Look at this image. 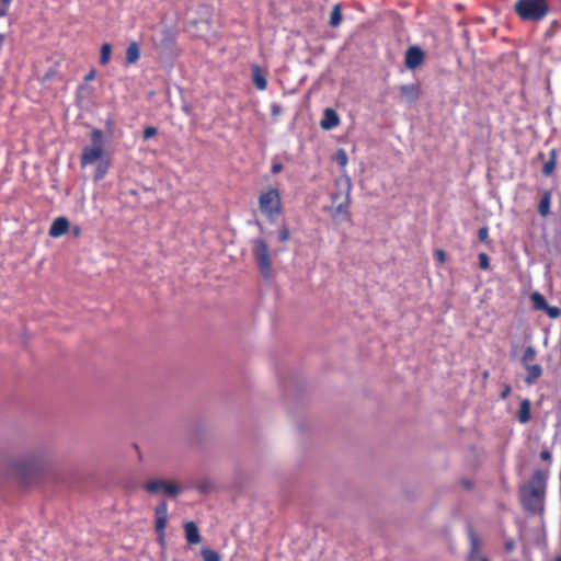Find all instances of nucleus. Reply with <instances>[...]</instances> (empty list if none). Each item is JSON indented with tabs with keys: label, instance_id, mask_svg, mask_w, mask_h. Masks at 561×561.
<instances>
[{
	"label": "nucleus",
	"instance_id": "f257e3e1",
	"mask_svg": "<svg viewBox=\"0 0 561 561\" xmlns=\"http://www.w3.org/2000/svg\"><path fill=\"white\" fill-rule=\"evenodd\" d=\"M548 472L536 470L529 482L520 489L522 507L536 515L545 513Z\"/></svg>",
	"mask_w": 561,
	"mask_h": 561
},
{
	"label": "nucleus",
	"instance_id": "f03ea898",
	"mask_svg": "<svg viewBox=\"0 0 561 561\" xmlns=\"http://www.w3.org/2000/svg\"><path fill=\"white\" fill-rule=\"evenodd\" d=\"M335 190L331 192L330 197L335 208L332 213L333 220H339V216L346 220L351 219V213L348 210L351 206V192L352 181L346 174H343L334 180Z\"/></svg>",
	"mask_w": 561,
	"mask_h": 561
},
{
	"label": "nucleus",
	"instance_id": "7ed1b4c3",
	"mask_svg": "<svg viewBox=\"0 0 561 561\" xmlns=\"http://www.w3.org/2000/svg\"><path fill=\"white\" fill-rule=\"evenodd\" d=\"M92 141L91 146H85L82 149L80 165L81 168H85L87 165L93 164L95 162H100L105 158H108L105 154L103 148V133L101 129H93L90 136Z\"/></svg>",
	"mask_w": 561,
	"mask_h": 561
},
{
	"label": "nucleus",
	"instance_id": "20e7f679",
	"mask_svg": "<svg viewBox=\"0 0 561 561\" xmlns=\"http://www.w3.org/2000/svg\"><path fill=\"white\" fill-rule=\"evenodd\" d=\"M549 7L546 0H518L515 11L525 21H540L548 13Z\"/></svg>",
	"mask_w": 561,
	"mask_h": 561
},
{
	"label": "nucleus",
	"instance_id": "39448f33",
	"mask_svg": "<svg viewBox=\"0 0 561 561\" xmlns=\"http://www.w3.org/2000/svg\"><path fill=\"white\" fill-rule=\"evenodd\" d=\"M259 207L270 221H274L283 211L279 191L277 188H268L262 192L259 196Z\"/></svg>",
	"mask_w": 561,
	"mask_h": 561
},
{
	"label": "nucleus",
	"instance_id": "423d86ee",
	"mask_svg": "<svg viewBox=\"0 0 561 561\" xmlns=\"http://www.w3.org/2000/svg\"><path fill=\"white\" fill-rule=\"evenodd\" d=\"M253 244V254L256 260L260 272L264 277H268L272 271V261L270 257L268 245L263 239H254L252 241Z\"/></svg>",
	"mask_w": 561,
	"mask_h": 561
},
{
	"label": "nucleus",
	"instance_id": "0eeeda50",
	"mask_svg": "<svg viewBox=\"0 0 561 561\" xmlns=\"http://www.w3.org/2000/svg\"><path fill=\"white\" fill-rule=\"evenodd\" d=\"M13 470L24 483H31L39 476L42 466L38 460L28 459L16 462Z\"/></svg>",
	"mask_w": 561,
	"mask_h": 561
},
{
	"label": "nucleus",
	"instance_id": "6e6552de",
	"mask_svg": "<svg viewBox=\"0 0 561 561\" xmlns=\"http://www.w3.org/2000/svg\"><path fill=\"white\" fill-rule=\"evenodd\" d=\"M142 488L150 494L162 492L170 496H176L181 491L176 483L165 480H150L146 482Z\"/></svg>",
	"mask_w": 561,
	"mask_h": 561
},
{
	"label": "nucleus",
	"instance_id": "1a4fd4ad",
	"mask_svg": "<svg viewBox=\"0 0 561 561\" xmlns=\"http://www.w3.org/2000/svg\"><path fill=\"white\" fill-rule=\"evenodd\" d=\"M154 517H156V533L158 536V540L161 545H164L165 539V527L168 522V503L162 501L154 508Z\"/></svg>",
	"mask_w": 561,
	"mask_h": 561
},
{
	"label": "nucleus",
	"instance_id": "9d476101",
	"mask_svg": "<svg viewBox=\"0 0 561 561\" xmlns=\"http://www.w3.org/2000/svg\"><path fill=\"white\" fill-rule=\"evenodd\" d=\"M425 59V54L420 46H410L404 55V65L408 69L414 70L420 67Z\"/></svg>",
	"mask_w": 561,
	"mask_h": 561
},
{
	"label": "nucleus",
	"instance_id": "9b49d317",
	"mask_svg": "<svg viewBox=\"0 0 561 561\" xmlns=\"http://www.w3.org/2000/svg\"><path fill=\"white\" fill-rule=\"evenodd\" d=\"M399 91L401 98L409 103H415L422 93L420 83L402 84Z\"/></svg>",
	"mask_w": 561,
	"mask_h": 561
},
{
	"label": "nucleus",
	"instance_id": "f8f14e48",
	"mask_svg": "<svg viewBox=\"0 0 561 561\" xmlns=\"http://www.w3.org/2000/svg\"><path fill=\"white\" fill-rule=\"evenodd\" d=\"M70 222L67 217H57L50 225L48 234L51 238H59L68 232Z\"/></svg>",
	"mask_w": 561,
	"mask_h": 561
},
{
	"label": "nucleus",
	"instance_id": "ddd939ff",
	"mask_svg": "<svg viewBox=\"0 0 561 561\" xmlns=\"http://www.w3.org/2000/svg\"><path fill=\"white\" fill-rule=\"evenodd\" d=\"M340 124V117L333 108H325L323 112V118L320 122V126L324 130H330Z\"/></svg>",
	"mask_w": 561,
	"mask_h": 561
},
{
	"label": "nucleus",
	"instance_id": "4468645a",
	"mask_svg": "<svg viewBox=\"0 0 561 561\" xmlns=\"http://www.w3.org/2000/svg\"><path fill=\"white\" fill-rule=\"evenodd\" d=\"M526 370V376L524 381L530 386L534 385L542 375V367L538 364H529L527 366H523Z\"/></svg>",
	"mask_w": 561,
	"mask_h": 561
},
{
	"label": "nucleus",
	"instance_id": "2eb2a0df",
	"mask_svg": "<svg viewBox=\"0 0 561 561\" xmlns=\"http://www.w3.org/2000/svg\"><path fill=\"white\" fill-rule=\"evenodd\" d=\"M551 198H552L551 191L547 190V191L542 192L541 198H540L539 204H538V214L542 218H546V217H548L550 215Z\"/></svg>",
	"mask_w": 561,
	"mask_h": 561
},
{
	"label": "nucleus",
	"instance_id": "dca6fc26",
	"mask_svg": "<svg viewBox=\"0 0 561 561\" xmlns=\"http://www.w3.org/2000/svg\"><path fill=\"white\" fill-rule=\"evenodd\" d=\"M519 423L525 424L531 420V402L529 399H523L516 415Z\"/></svg>",
	"mask_w": 561,
	"mask_h": 561
},
{
	"label": "nucleus",
	"instance_id": "f3484780",
	"mask_svg": "<svg viewBox=\"0 0 561 561\" xmlns=\"http://www.w3.org/2000/svg\"><path fill=\"white\" fill-rule=\"evenodd\" d=\"M185 538L190 545H197L201 542V535L194 522H186L184 525Z\"/></svg>",
	"mask_w": 561,
	"mask_h": 561
},
{
	"label": "nucleus",
	"instance_id": "a211bd4d",
	"mask_svg": "<svg viewBox=\"0 0 561 561\" xmlns=\"http://www.w3.org/2000/svg\"><path fill=\"white\" fill-rule=\"evenodd\" d=\"M251 71H252V81H253L254 85L256 87V89L261 90V91L265 90L267 88V80H266V77H265L264 72L262 71L261 67L257 65H254V66H252Z\"/></svg>",
	"mask_w": 561,
	"mask_h": 561
},
{
	"label": "nucleus",
	"instance_id": "6ab92c4d",
	"mask_svg": "<svg viewBox=\"0 0 561 561\" xmlns=\"http://www.w3.org/2000/svg\"><path fill=\"white\" fill-rule=\"evenodd\" d=\"M140 58V47L138 43L133 42L126 49V62L128 65L136 64Z\"/></svg>",
	"mask_w": 561,
	"mask_h": 561
},
{
	"label": "nucleus",
	"instance_id": "aec40b11",
	"mask_svg": "<svg viewBox=\"0 0 561 561\" xmlns=\"http://www.w3.org/2000/svg\"><path fill=\"white\" fill-rule=\"evenodd\" d=\"M556 167H557V150L552 149L549 152V159H548V161L545 162L541 172L545 176H551L556 170Z\"/></svg>",
	"mask_w": 561,
	"mask_h": 561
},
{
	"label": "nucleus",
	"instance_id": "412c9836",
	"mask_svg": "<svg viewBox=\"0 0 561 561\" xmlns=\"http://www.w3.org/2000/svg\"><path fill=\"white\" fill-rule=\"evenodd\" d=\"M110 164H111L110 158H105L104 160H101L98 163V167H96V170L94 173V181H100L105 176V174L108 171Z\"/></svg>",
	"mask_w": 561,
	"mask_h": 561
},
{
	"label": "nucleus",
	"instance_id": "4be33fe9",
	"mask_svg": "<svg viewBox=\"0 0 561 561\" xmlns=\"http://www.w3.org/2000/svg\"><path fill=\"white\" fill-rule=\"evenodd\" d=\"M536 355H537V352L536 350L533 347V346H527L525 350H524V354L522 356V365L523 366H527L529 364H531L535 359H536Z\"/></svg>",
	"mask_w": 561,
	"mask_h": 561
},
{
	"label": "nucleus",
	"instance_id": "5701e85b",
	"mask_svg": "<svg viewBox=\"0 0 561 561\" xmlns=\"http://www.w3.org/2000/svg\"><path fill=\"white\" fill-rule=\"evenodd\" d=\"M111 53H112V46L108 43H104L101 46V54H100V64L105 66L110 62L111 59Z\"/></svg>",
	"mask_w": 561,
	"mask_h": 561
},
{
	"label": "nucleus",
	"instance_id": "b1692460",
	"mask_svg": "<svg viewBox=\"0 0 561 561\" xmlns=\"http://www.w3.org/2000/svg\"><path fill=\"white\" fill-rule=\"evenodd\" d=\"M175 43V36H174V33L169 30V28H164L162 31V43L161 45L167 47V48H170L174 45Z\"/></svg>",
	"mask_w": 561,
	"mask_h": 561
},
{
	"label": "nucleus",
	"instance_id": "393cba45",
	"mask_svg": "<svg viewBox=\"0 0 561 561\" xmlns=\"http://www.w3.org/2000/svg\"><path fill=\"white\" fill-rule=\"evenodd\" d=\"M531 301L534 304L535 309L537 310H545V308H547L548 306L547 300L539 293H534L531 295Z\"/></svg>",
	"mask_w": 561,
	"mask_h": 561
},
{
	"label": "nucleus",
	"instance_id": "a878e982",
	"mask_svg": "<svg viewBox=\"0 0 561 561\" xmlns=\"http://www.w3.org/2000/svg\"><path fill=\"white\" fill-rule=\"evenodd\" d=\"M201 553H202L204 561H220L219 553L209 548H203Z\"/></svg>",
	"mask_w": 561,
	"mask_h": 561
},
{
	"label": "nucleus",
	"instance_id": "bb28decb",
	"mask_svg": "<svg viewBox=\"0 0 561 561\" xmlns=\"http://www.w3.org/2000/svg\"><path fill=\"white\" fill-rule=\"evenodd\" d=\"M342 21V14L339 5H335L330 14V25L335 27L340 25Z\"/></svg>",
	"mask_w": 561,
	"mask_h": 561
},
{
	"label": "nucleus",
	"instance_id": "cd10ccee",
	"mask_svg": "<svg viewBox=\"0 0 561 561\" xmlns=\"http://www.w3.org/2000/svg\"><path fill=\"white\" fill-rule=\"evenodd\" d=\"M469 538L471 556L477 554L479 552V538L473 530H470Z\"/></svg>",
	"mask_w": 561,
	"mask_h": 561
},
{
	"label": "nucleus",
	"instance_id": "c85d7f7f",
	"mask_svg": "<svg viewBox=\"0 0 561 561\" xmlns=\"http://www.w3.org/2000/svg\"><path fill=\"white\" fill-rule=\"evenodd\" d=\"M335 160L340 167H342V168L346 167V164L348 162V158H347V154L344 149L337 150Z\"/></svg>",
	"mask_w": 561,
	"mask_h": 561
},
{
	"label": "nucleus",
	"instance_id": "c756f323",
	"mask_svg": "<svg viewBox=\"0 0 561 561\" xmlns=\"http://www.w3.org/2000/svg\"><path fill=\"white\" fill-rule=\"evenodd\" d=\"M478 239H479V241L484 242L486 244L490 243L489 228L486 226H483L478 230Z\"/></svg>",
	"mask_w": 561,
	"mask_h": 561
},
{
	"label": "nucleus",
	"instance_id": "7c9ffc66",
	"mask_svg": "<svg viewBox=\"0 0 561 561\" xmlns=\"http://www.w3.org/2000/svg\"><path fill=\"white\" fill-rule=\"evenodd\" d=\"M545 311L546 313L551 318V319H557L560 317L561 314V310L560 308L556 307V306H547V308H545Z\"/></svg>",
	"mask_w": 561,
	"mask_h": 561
},
{
	"label": "nucleus",
	"instance_id": "2f4dec72",
	"mask_svg": "<svg viewBox=\"0 0 561 561\" xmlns=\"http://www.w3.org/2000/svg\"><path fill=\"white\" fill-rule=\"evenodd\" d=\"M479 259V266L482 270H488L490 267V259L486 253L482 252L478 256Z\"/></svg>",
	"mask_w": 561,
	"mask_h": 561
},
{
	"label": "nucleus",
	"instance_id": "473e14b6",
	"mask_svg": "<svg viewBox=\"0 0 561 561\" xmlns=\"http://www.w3.org/2000/svg\"><path fill=\"white\" fill-rule=\"evenodd\" d=\"M289 238H290V231H289V229H288L286 226L282 227V228L279 229V231H278V240H279L280 242H286V241H288V240H289Z\"/></svg>",
	"mask_w": 561,
	"mask_h": 561
},
{
	"label": "nucleus",
	"instance_id": "72a5a7b5",
	"mask_svg": "<svg viewBox=\"0 0 561 561\" xmlns=\"http://www.w3.org/2000/svg\"><path fill=\"white\" fill-rule=\"evenodd\" d=\"M12 0H0V18L8 14Z\"/></svg>",
	"mask_w": 561,
	"mask_h": 561
},
{
	"label": "nucleus",
	"instance_id": "f704fd0d",
	"mask_svg": "<svg viewBox=\"0 0 561 561\" xmlns=\"http://www.w3.org/2000/svg\"><path fill=\"white\" fill-rule=\"evenodd\" d=\"M158 133V129L153 126H148L144 129V139H150L153 136H156Z\"/></svg>",
	"mask_w": 561,
	"mask_h": 561
},
{
	"label": "nucleus",
	"instance_id": "c9c22d12",
	"mask_svg": "<svg viewBox=\"0 0 561 561\" xmlns=\"http://www.w3.org/2000/svg\"><path fill=\"white\" fill-rule=\"evenodd\" d=\"M434 257L439 264H444L446 262V253L442 249H437L434 252Z\"/></svg>",
	"mask_w": 561,
	"mask_h": 561
},
{
	"label": "nucleus",
	"instance_id": "e433bc0d",
	"mask_svg": "<svg viewBox=\"0 0 561 561\" xmlns=\"http://www.w3.org/2000/svg\"><path fill=\"white\" fill-rule=\"evenodd\" d=\"M511 391H512L511 386H510V385H507V383H505V385L503 386V389H502L501 393H500V398H501L502 400H505V399L510 396Z\"/></svg>",
	"mask_w": 561,
	"mask_h": 561
},
{
	"label": "nucleus",
	"instance_id": "4c0bfd02",
	"mask_svg": "<svg viewBox=\"0 0 561 561\" xmlns=\"http://www.w3.org/2000/svg\"><path fill=\"white\" fill-rule=\"evenodd\" d=\"M551 458H552V455H551L550 450L543 449V450L540 451V459L541 460L550 462Z\"/></svg>",
	"mask_w": 561,
	"mask_h": 561
},
{
	"label": "nucleus",
	"instance_id": "58836bf2",
	"mask_svg": "<svg viewBox=\"0 0 561 561\" xmlns=\"http://www.w3.org/2000/svg\"><path fill=\"white\" fill-rule=\"evenodd\" d=\"M95 75H96V71L94 69L90 70L85 77H84V81L85 82H89V81H92L94 78H95Z\"/></svg>",
	"mask_w": 561,
	"mask_h": 561
},
{
	"label": "nucleus",
	"instance_id": "ea45409f",
	"mask_svg": "<svg viewBox=\"0 0 561 561\" xmlns=\"http://www.w3.org/2000/svg\"><path fill=\"white\" fill-rule=\"evenodd\" d=\"M282 170H283L282 163H274L272 165V173H274V174L279 173Z\"/></svg>",
	"mask_w": 561,
	"mask_h": 561
},
{
	"label": "nucleus",
	"instance_id": "a19ab883",
	"mask_svg": "<svg viewBox=\"0 0 561 561\" xmlns=\"http://www.w3.org/2000/svg\"><path fill=\"white\" fill-rule=\"evenodd\" d=\"M72 234L79 237L81 234V228L79 226L72 227Z\"/></svg>",
	"mask_w": 561,
	"mask_h": 561
},
{
	"label": "nucleus",
	"instance_id": "79ce46f5",
	"mask_svg": "<svg viewBox=\"0 0 561 561\" xmlns=\"http://www.w3.org/2000/svg\"><path fill=\"white\" fill-rule=\"evenodd\" d=\"M506 551H512L514 549V542L512 540L505 543Z\"/></svg>",
	"mask_w": 561,
	"mask_h": 561
},
{
	"label": "nucleus",
	"instance_id": "37998d69",
	"mask_svg": "<svg viewBox=\"0 0 561 561\" xmlns=\"http://www.w3.org/2000/svg\"><path fill=\"white\" fill-rule=\"evenodd\" d=\"M197 489H198L201 492H206V490H207V485H206V484H199V485L197 486Z\"/></svg>",
	"mask_w": 561,
	"mask_h": 561
},
{
	"label": "nucleus",
	"instance_id": "c03bdc74",
	"mask_svg": "<svg viewBox=\"0 0 561 561\" xmlns=\"http://www.w3.org/2000/svg\"><path fill=\"white\" fill-rule=\"evenodd\" d=\"M489 376H490L489 370H484V371L482 373V378H483L484 380H486V379L489 378Z\"/></svg>",
	"mask_w": 561,
	"mask_h": 561
},
{
	"label": "nucleus",
	"instance_id": "a18cd8bd",
	"mask_svg": "<svg viewBox=\"0 0 561 561\" xmlns=\"http://www.w3.org/2000/svg\"><path fill=\"white\" fill-rule=\"evenodd\" d=\"M279 111H280V110H279V107H278V106H276V105H274V106H273V108H272V113H273V114H278V113H279Z\"/></svg>",
	"mask_w": 561,
	"mask_h": 561
},
{
	"label": "nucleus",
	"instance_id": "49530a36",
	"mask_svg": "<svg viewBox=\"0 0 561 561\" xmlns=\"http://www.w3.org/2000/svg\"><path fill=\"white\" fill-rule=\"evenodd\" d=\"M480 561H489V559L485 557H482V558H480Z\"/></svg>",
	"mask_w": 561,
	"mask_h": 561
},
{
	"label": "nucleus",
	"instance_id": "de8ad7c7",
	"mask_svg": "<svg viewBox=\"0 0 561 561\" xmlns=\"http://www.w3.org/2000/svg\"><path fill=\"white\" fill-rule=\"evenodd\" d=\"M554 561H561V557H557Z\"/></svg>",
	"mask_w": 561,
	"mask_h": 561
},
{
	"label": "nucleus",
	"instance_id": "09e8293b",
	"mask_svg": "<svg viewBox=\"0 0 561 561\" xmlns=\"http://www.w3.org/2000/svg\"><path fill=\"white\" fill-rule=\"evenodd\" d=\"M4 36L0 34V42L3 41Z\"/></svg>",
	"mask_w": 561,
	"mask_h": 561
}]
</instances>
